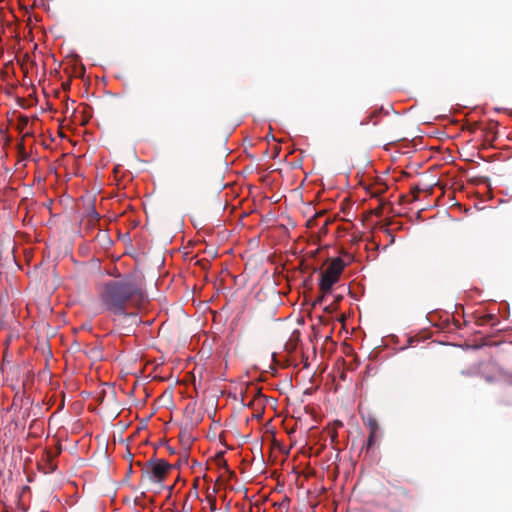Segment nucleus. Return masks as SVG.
I'll return each instance as SVG.
<instances>
[{
    "label": "nucleus",
    "instance_id": "obj_8",
    "mask_svg": "<svg viewBox=\"0 0 512 512\" xmlns=\"http://www.w3.org/2000/svg\"><path fill=\"white\" fill-rule=\"evenodd\" d=\"M89 355L93 358H99L101 356V351L99 348L97 347H93L91 348V350L89 351Z\"/></svg>",
    "mask_w": 512,
    "mask_h": 512
},
{
    "label": "nucleus",
    "instance_id": "obj_7",
    "mask_svg": "<svg viewBox=\"0 0 512 512\" xmlns=\"http://www.w3.org/2000/svg\"><path fill=\"white\" fill-rule=\"evenodd\" d=\"M18 153L20 155V157L22 159H26L28 157V154L27 152L25 151V146H24V143L23 141H21L19 144H18Z\"/></svg>",
    "mask_w": 512,
    "mask_h": 512
},
{
    "label": "nucleus",
    "instance_id": "obj_6",
    "mask_svg": "<svg viewBox=\"0 0 512 512\" xmlns=\"http://www.w3.org/2000/svg\"><path fill=\"white\" fill-rule=\"evenodd\" d=\"M28 123H29V118L27 116H25V115H21L18 118L17 128L20 131H23L25 129V127L28 125Z\"/></svg>",
    "mask_w": 512,
    "mask_h": 512
},
{
    "label": "nucleus",
    "instance_id": "obj_4",
    "mask_svg": "<svg viewBox=\"0 0 512 512\" xmlns=\"http://www.w3.org/2000/svg\"><path fill=\"white\" fill-rule=\"evenodd\" d=\"M364 424L369 428V432H380V426L373 415L363 418Z\"/></svg>",
    "mask_w": 512,
    "mask_h": 512
},
{
    "label": "nucleus",
    "instance_id": "obj_9",
    "mask_svg": "<svg viewBox=\"0 0 512 512\" xmlns=\"http://www.w3.org/2000/svg\"><path fill=\"white\" fill-rule=\"evenodd\" d=\"M337 309L336 304H330L324 308V311L327 313H333Z\"/></svg>",
    "mask_w": 512,
    "mask_h": 512
},
{
    "label": "nucleus",
    "instance_id": "obj_11",
    "mask_svg": "<svg viewBox=\"0 0 512 512\" xmlns=\"http://www.w3.org/2000/svg\"><path fill=\"white\" fill-rule=\"evenodd\" d=\"M326 294L322 292V295H320L314 302V305L321 304L325 300Z\"/></svg>",
    "mask_w": 512,
    "mask_h": 512
},
{
    "label": "nucleus",
    "instance_id": "obj_5",
    "mask_svg": "<svg viewBox=\"0 0 512 512\" xmlns=\"http://www.w3.org/2000/svg\"><path fill=\"white\" fill-rule=\"evenodd\" d=\"M380 437H381V433L380 432H369V436H368V439H367V442H366V449H367V451L371 450L376 445H378Z\"/></svg>",
    "mask_w": 512,
    "mask_h": 512
},
{
    "label": "nucleus",
    "instance_id": "obj_12",
    "mask_svg": "<svg viewBox=\"0 0 512 512\" xmlns=\"http://www.w3.org/2000/svg\"><path fill=\"white\" fill-rule=\"evenodd\" d=\"M131 472H132V467L130 466L129 470H128V473H131Z\"/></svg>",
    "mask_w": 512,
    "mask_h": 512
},
{
    "label": "nucleus",
    "instance_id": "obj_10",
    "mask_svg": "<svg viewBox=\"0 0 512 512\" xmlns=\"http://www.w3.org/2000/svg\"><path fill=\"white\" fill-rule=\"evenodd\" d=\"M411 192L413 194V200H417L418 199V193L420 192V189L418 187H413Z\"/></svg>",
    "mask_w": 512,
    "mask_h": 512
},
{
    "label": "nucleus",
    "instance_id": "obj_3",
    "mask_svg": "<svg viewBox=\"0 0 512 512\" xmlns=\"http://www.w3.org/2000/svg\"><path fill=\"white\" fill-rule=\"evenodd\" d=\"M172 467L163 459L152 458L146 462L143 472L146 473L150 481L161 483L165 480Z\"/></svg>",
    "mask_w": 512,
    "mask_h": 512
},
{
    "label": "nucleus",
    "instance_id": "obj_2",
    "mask_svg": "<svg viewBox=\"0 0 512 512\" xmlns=\"http://www.w3.org/2000/svg\"><path fill=\"white\" fill-rule=\"evenodd\" d=\"M345 264L343 260L339 257L333 258L328 267L321 274V279L319 283L320 291L324 294H328L331 292L332 287L335 283L338 282L342 271L344 270Z\"/></svg>",
    "mask_w": 512,
    "mask_h": 512
},
{
    "label": "nucleus",
    "instance_id": "obj_1",
    "mask_svg": "<svg viewBox=\"0 0 512 512\" xmlns=\"http://www.w3.org/2000/svg\"><path fill=\"white\" fill-rule=\"evenodd\" d=\"M98 300L106 311L116 316L133 315L129 310L143 303V287L133 276L110 280L99 289Z\"/></svg>",
    "mask_w": 512,
    "mask_h": 512
}]
</instances>
